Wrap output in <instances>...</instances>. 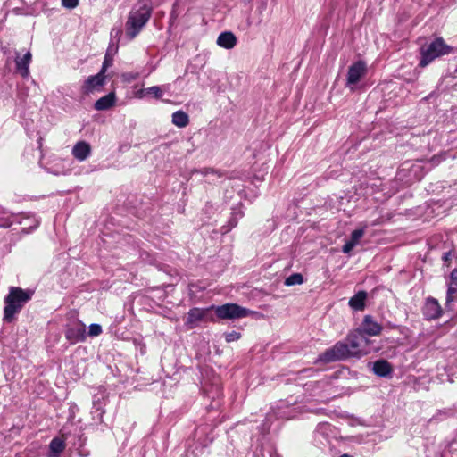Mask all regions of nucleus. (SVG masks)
Segmentation results:
<instances>
[{
    "label": "nucleus",
    "mask_w": 457,
    "mask_h": 457,
    "mask_svg": "<svg viewBox=\"0 0 457 457\" xmlns=\"http://www.w3.org/2000/svg\"><path fill=\"white\" fill-rule=\"evenodd\" d=\"M378 348L372 345V340L364 337L357 329L350 332L344 341L336 343L317 359V362L329 363L348 358H361Z\"/></svg>",
    "instance_id": "nucleus-1"
},
{
    "label": "nucleus",
    "mask_w": 457,
    "mask_h": 457,
    "mask_svg": "<svg viewBox=\"0 0 457 457\" xmlns=\"http://www.w3.org/2000/svg\"><path fill=\"white\" fill-rule=\"evenodd\" d=\"M152 5L148 0H140L129 12L125 29L126 34L130 38L136 37L152 15Z\"/></svg>",
    "instance_id": "nucleus-2"
},
{
    "label": "nucleus",
    "mask_w": 457,
    "mask_h": 457,
    "mask_svg": "<svg viewBox=\"0 0 457 457\" xmlns=\"http://www.w3.org/2000/svg\"><path fill=\"white\" fill-rule=\"evenodd\" d=\"M32 295V290H24L16 287H10L9 294L4 298V320L6 322L12 321L14 316L31 299Z\"/></svg>",
    "instance_id": "nucleus-3"
},
{
    "label": "nucleus",
    "mask_w": 457,
    "mask_h": 457,
    "mask_svg": "<svg viewBox=\"0 0 457 457\" xmlns=\"http://www.w3.org/2000/svg\"><path fill=\"white\" fill-rule=\"evenodd\" d=\"M453 52V47L448 46L442 37L436 38L430 44L420 48V60L419 65L426 67L435 59Z\"/></svg>",
    "instance_id": "nucleus-4"
},
{
    "label": "nucleus",
    "mask_w": 457,
    "mask_h": 457,
    "mask_svg": "<svg viewBox=\"0 0 457 457\" xmlns=\"http://www.w3.org/2000/svg\"><path fill=\"white\" fill-rule=\"evenodd\" d=\"M211 308L215 311L216 316L221 320L242 319L255 313V312L237 303H225L220 306L212 305Z\"/></svg>",
    "instance_id": "nucleus-5"
},
{
    "label": "nucleus",
    "mask_w": 457,
    "mask_h": 457,
    "mask_svg": "<svg viewBox=\"0 0 457 457\" xmlns=\"http://www.w3.org/2000/svg\"><path fill=\"white\" fill-rule=\"evenodd\" d=\"M366 72L367 66L363 61H358L353 63L348 68L345 86L352 91L354 90L355 85L361 80L362 77L365 76Z\"/></svg>",
    "instance_id": "nucleus-6"
},
{
    "label": "nucleus",
    "mask_w": 457,
    "mask_h": 457,
    "mask_svg": "<svg viewBox=\"0 0 457 457\" xmlns=\"http://www.w3.org/2000/svg\"><path fill=\"white\" fill-rule=\"evenodd\" d=\"M364 337H376L380 335L382 326L370 315H365L361 324L357 328Z\"/></svg>",
    "instance_id": "nucleus-7"
},
{
    "label": "nucleus",
    "mask_w": 457,
    "mask_h": 457,
    "mask_svg": "<svg viewBox=\"0 0 457 457\" xmlns=\"http://www.w3.org/2000/svg\"><path fill=\"white\" fill-rule=\"evenodd\" d=\"M105 75L102 73L89 76L82 86V92L84 94H90L95 91H99L105 83Z\"/></svg>",
    "instance_id": "nucleus-8"
},
{
    "label": "nucleus",
    "mask_w": 457,
    "mask_h": 457,
    "mask_svg": "<svg viewBox=\"0 0 457 457\" xmlns=\"http://www.w3.org/2000/svg\"><path fill=\"white\" fill-rule=\"evenodd\" d=\"M65 337L71 343L75 344L78 342L85 341L86 339V327L82 323H76L69 327L65 331Z\"/></svg>",
    "instance_id": "nucleus-9"
},
{
    "label": "nucleus",
    "mask_w": 457,
    "mask_h": 457,
    "mask_svg": "<svg viewBox=\"0 0 457 457\" xmlns=\"http://www.w3.org/2000/svg\"><path fill=\"white\" fill-rule=\"evenodd\" d=\"M442 308L436 299L428 297L423 307V314L427 320H436L442 315Z\"/></svg>",
    "instance_id": "nucleus-10"
},
{
    "label": "nucleus",
    "mask_w": 457,
    "mask_h": 457,
    "mask_svg": "<svg viewBox=\"0 0 457 457\" xmlns=\"http://www.w3.org/2000/svg\"><path fill=\"white\" fill-rule=\"evenodd\" d=\"M71 153L76 160L83 162L91 154V146L87 142L81 140L75 144Z\"/></svg>",
    "instance_id": "nucleus-11"
},
{
    "label": "nucleus",
    "mask_w": 457,
    "mask_h": 457,
    "mask_svg": "<svg viewBox=\"0 0 457 457\" xmlns=\"http://www.w3.org/2000/svg\"><path fill=\"white\" fill-rule=\"evenodd\" d=\"M212 310L211 307L201 309V308H192L189 310L187 313V319L186 324L189 327V328H193L195 327V324L201 320H203L206 313Z\"/></svg>",
    "instance_id": "nucleus-12"
},
{
    "label": "nucleus",
    "mask_w": 457,
    "mask_h": 457,
    "mask_svg": "<svg viewBox=\"0 0 457 457\" xmlns=\"http://www.w3.org/2000/svg\"><path fill=\"white\" fill-rule=\"evenodd\" d=\"M31 59L32 54L30 52H27L22 57L17 56L15 59L16 69L23 78L28 77L29 74V66Z\"/></svg>",
    "instance_id": "nucleus-13"
},
{
    "label": "nucleus",
    "mask_w": 457,
    "mask_h": 457,
    "mask_svg": "<svg viewBox=\"0 0 457 457\" xmlns=\"http://www.w3.org/2000/svg\"><path fill=\"white\" fill-rule=\"evenodd\" d=\"M364 233L365 228L353 230L351 234L350 239L343 246V253H349L359 244Z\"/></svg>",
    "instance_id": "nucleus-14"
},
{
    "label": "nucleus",
    "mask_w": 457,
    "mask_h": 457,
    "mask_svg": "<svg viewBox=\"0 0 457 457\" xmlns=\"http://www.w3.org/2000/svg\"><path fill=\"white\" fill-rule=\"evenodd\" d=\"M115 101H116L115 93L114 92H111V93L102 96L101 98H99L95 103L94 107L97 111L108 110V109H110L111 107H112L114 105Z\"/></svg>",
    "instance_id": "nucleus-15"
},
{
    "label": "nucleus",
    "mask_w": 457,
    "mask_h": 457,
    "mask_svg": "<svg viewBox=\"0 0 457 457\" xmlns=\"http://www.w3.org/2000/svg\"><path fill=\"white\" fill-rule=\"evenodd\" d=\"M236 36L229 31L222 32L217 38V45L225 49H231L237 44Z\"/></svg>",
    "instance_id": "nucleus-16"
},
{
    "label": "nucleus",
    "mask_w": 457,
    "mask_h": 457,
    "mask_svg": "<svg viewBox=\"0 0 457 457\" xmlns=\"http://www.w3.org/2000/svg\"><path fill=\"white\" fill-rule=\"evenodd\" d=\"M393 371L390 363L386 360H378L374 362L373 372L379 377H387Z\"/></svg>",
    "instance_id": "nucleus-17"
},
{
    "label": "nucleus",
    "mask_w": 457,
    "mask_h": 457,
    "mask_svg": "<svg viewBox=\"0 0 457 457\" xmlns=\"http://www.w3.org/2000/svg\"><path fill=\"white\" fill-rule=\"evenodd\" d=\"M367 298V293L365 291H359L356 295L349 300V305L351 308L356 311H361L365 307V301Z\"/></svg>",
    "instance_id": "nucleus-18"
},
{
    "label": "nucleus",
    "mask_w": 457,
    "mask_h": 457,
    "mask_svg": "<svg viewBox=\"0 0 457 457\" xmlns=\"http://www.w3.org/2000/svg\"><path fill=\"white\" fill-rule=\"evenodd\" d=\"M172 123L178 128H185L189 123V117L184 111H176L172 114Z\"/></svg>",
    "instance_id": "nucleus-19"
},
{
    "label": "nucleus",
    "mask_w": 457,
    "mask_h": 457,
    "mask_svg": "<svg viewBox=\"0 0 457 457\" xmlns=\"http://www.w3.org/2000/svg\"><path fill=\"white\" fill-rule=\"evenodd\" d=\"M20 220L23 221L22 225H28L29 228H23L22 231L25 233H29L30 230L36 228L39 225V220L36 219L34 216H30L29 214H19Z\"/></svg>",
    "instance_id": "nucleus-20"
},
{
    "label": "nucleus",
    "mask_w": 457,
    "mask_h": 457,
    "mask_svg": "<svg viewBox=\"0 0 457 457\" xmlns=\"http://www.w3.org/2000/svg\"><path fill=\"white\" fill-rule=\"evenodd\" d=\"M14 222L19 224H23V221L20 220L19 214H11L8 217L3 216L0 217V228H10Z\"/></svg>",
    "instance_id": "nucleus-21"
},
{
    "label": "nucleus",
    "mask_w": 457,
    "mask_h": 457,
    "mask_svg": "<svg viewBox=\"0 0 457 457\" xmlns=\"http://www.w3.org/2000/svg\"><path fill=\"white\" fill-rule=\"evenodd\" d=\"M50 450L54 454V457H57L65 448L64 441L55 437L50 443Z\"/></svg>",
    "instance_id": "nucleus-22"
},
{
    "label": "nucleus",
    "mask_w": 457,
    "mask_h": 457,
    "mask_svg": "<svg viewBox=\"0 0 457 457\" xmlns=\"http://www.w3.org/2000/svg\"><path fill=\"white\" fill-rule=\"evenodd\" d=\"M138 94H139L140 97H142L145 95H151L154 98L160 99V98H162L163 93L160 87L153 86V87H150L141 90L140 92H138Z\"/></svg>",
    "instance_id": "nucleus-23"
},
{
    "label": "nucleus",
    "mask_w": 457,
    "mask_h": 457,
    "mask_svg": "<svg viewBox=\"0 0 457 457\" xmlns=\"http://www.w3.org/2000/svg\"><path fill=\"white\" fill-rule=\"evenodd\" d=\"M303 282V276L299 273H295L286 278L285 285H287V286L301 285Z\"/></svg>",
    "instance_id": "nucleus-24"
},
{
    "label": "nucleus",
    "mask_w": 457,
    "mask_h": 457,
    "mask_svg": "<svg viewBox=\"0 0 457 457\" xmlns=\"http://www.w3.org/2000/svg\"><path fill=\"white\" fill-rule=\"evenodd\" d=\"M457 299V286L454 284H450L447 290L446 296V303H450L451 302Z\"/></svg>",
    "instance_id": "nucleus-25"
},
{
    "label": "nucleus",
    "mask_w": 457,
    "mask_h": 457,
    "mask_svg": "<svg viewBox=\"0 0 457 457\" xmlns=\"http://www.w3.org/2000/svg\"><path fill=\"white\" fill-rule=\"evenodd\" d=\"M102 333V327L99 324H91L88 327V335L90 337H97Z\"/></svg>",
    "instance_id": "nucleus-26"
},
{
    "label": "nucleus",
    "mask_w": 457,
    "mask_h": 457,
    "mask_svg": "<svg viewBox=\"0 0 457 457\" xmlns=\"http://www.w3.org/2000/svg\"><path fill=\"white\" fill-rule=\"evenodd\" d=\"M112 65V59L109 57L108 54L105 55L104 61L103 62L102 68L98 73H102L103 75H105V72L109 67Z\"/></svg>",
    "instance_id": "nucleus-27"
},
{
    "label": "nucleus",
    "mask_w": 457,
    "mask_h": 457,
    "mask_svg": "<svg viewBox=\"0 0 457 457\" xmlns=\"http://www.w3.org/2000/svg\"><path fill=\"white\" fill-rule=\"evenodd\" d=\"M62 4L66 8L73 9L78 6L79 0H62Z\"/></svg>",
    "instance_id": "nucleus-28"
},
{
    "label": "nucleus",
    "mask_w": 457,
    "mask_h": 457,
    "mask_svg": "<svg viewBox=\"0 0 457 457\" xmlns=\"http://www.w3.org/2000/svg\"><path fill=\"white\" fill-rule=\"evenodd\" d=\"M240 338V334L236 331H232L230 333L226 334V341L227 342H233L237 341Z\"/></svg>",
    "instance_id": "nucleus-29"
},
{
    "label": "nucleus",
    "mask_w": 457,
    "mask_h": 457,
    "mask_svg": "<svg viewBox=\"0 0 457 457\" xmlns=\"http://www.w3.org/2000/svg\"><path fill=\"white\" fill-rule=\"evenodd\" d=\"M237 224V221L236 219L232 218L229 222H228V225L227 227H222V232L223 233H227L228 232L231 228H235Z\"/></svg>",
    "instance_id": "nucleus-30"
},
{
    "label": "nucleus",
    "mask_w": 457,
    "mask_h": 457,
    "mask_svg": "<svg viewBox=\"0 0 457 457\" xmlns=\"http://www.w3.org/2000/svg\"><path fill=\"white\" fill-rule=\"evenodd\" d=\"M451 280H452V283L451 284H454L457 286V269H454L452 272H451Z\"/></svg>",
    "instance_id": "nucleus-31"
},
{
    "label": "nucleus",
    "mask_w": 457,
    "mask_h": 457,
    "mask_svg": "<svg viewBox=\"0 0 457 457\" xmlns=\"http://www.w3.org/2000/svg\"><path fill=\"white\" fill-rule=\"evenodd\" d=\"M451 257H452L451 252H447V253H444L442 259L445 262V263H446L451 259Z\"/></svg>",
    "instance_id": "nucleus-32"
},
{
    "label": "nucleus",
    "mask_w": 457,
    "mask_h": 457,
    "mask_svg": "<svg viewBox=\"0 0 457 457\" xmlns=\"http://www.w3.org/2000/svg\"><path fill=\"white\" fill-rule=\"evenodd\" d=\"M213 172H214V170H213L212 169H206V170H204V175H207V174H209V173H213Z\"/></svg>",
    "instance_id": "nucleus-33"
},
{
    "label": "nucleus",
    "mask_w": 457,
    "mask_h": 457,
    "mask_svg": "<svg viewBox=\"0 0 457 457\" xmlns=\"http://www.w3.org/2000/svg\"><path fill=\"white\" fill-rule=\"evenodd\" d=\"M125 76L126 77L128 76V79H135L137 78V75L134 76V75H131V74H126Z\"/></svg>",
    "instance_id": "nucleus-34"
},
{
    "label": "nucleus",
    "mask_w": 457,
    "mask_h": 457,
    "mask_svg": "<svg viewBox=\"0 0 457 457\" xmlns=\"http://www.w3.org/2000/svg\"><path fill=\"white\" fill-rule=\"evenodd\" d=\"M340 457H353V456H351V455H349V454L345 453V454H342Z\"/></svg>",
    "instance_id": "nucleus-35"
},
{
    "label": "nucleus",
    "mask_w": 457,
    "mask_h": 457,
    "mask_svg": "<svg viewBox=\"0 0 457 457\" xmlns=\"http://www.w3.org/2000/svg\"><path fill=\"white\" fill-rule=\"evenodd\" d=\"M1 213H3V214L4 215V214H6V213H7V212H6L4 209H3V210L1 211Z\"/></svg>",
    "instance_id": "nucleus-36"
}]
</instances>
